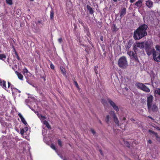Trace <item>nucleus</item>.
Instances as JSON below:
<instances>
[{
	"label": "nucleus",
	"instance_id": "f257e3e1",
	"mask_svg": "<svg viewBox=\"0 0 160 160\" xmlns=\"http://www.w3.org/2000/svg\"><path fill=\"white\" fill-rule=\"evenodd\" d=\"M148 28V26L146 24H143L140 25L134 32V38L136 40H139L146 36Z\"/></svg>",
	"mask_w": 160,
	"mask_h": 160
},
{
	"label": "nucleus",
	"instance_id": "f03ea898",
	"mask_svg": "<svg viewBox=\"0 0 160 160\" xmlns=\"http://www.w3.org/2000/svg\"><path fill=\"white\" fill-rule=\"evenodd\" d=\"M118 64L119 67L122 68H125L128 66L126 58L125 57L122 56L118 60Z\"/></svg>",
	"mask_w": 160,
	"mask_h": 160
},
{
	"label": "nucleus",
	"instance_id": "7ed1b4c3",
	"mask_svg": "<svg viewBox=\"0 0 160 160\" xmlns=\"http://www.w3.org/2000/svg\"><path fill=\"white\" fill-rule=\"evenodd\" d=\"M153 57L155 61L157 62H160V53H159L158 52L154 51Z\"/></svg>",
	"mask_w": 160,
	"mask_h": 160
},
{
	"label": "nucleus",
	"instance_id": "20e7f679",
	"mask_svg": "<svg viewBox=\"0 0 160 160\" xmlns=\"http://www.w3.org/2000/svg\"><path fill=\"white\" fill-rule=\"evenodd\" d=\"M148 109L149 112H151V111H152L153 112H157L158 110V107L155 104H153L152 105V104L150 105V106L149 105L148 106Z\"/></svg>",
	"mask_w": 160,
	"mask_h": 160
},
{
	"label": "nucleus",
	"instance_id": "39448f33",
	"mask_svg": "<svg viewBox=\"0 0 160 160\" xmlns=\"http://www.w3.org/2000/svg\"><path fill=\"white\" fill-rule=\"evenodd\" d=\"M109 114L112 116L113 119L114 121L115 124H117L118 126H119V121L115 113V112L114 111H111L110 112Z\"/></svg>",
	"mask_w": 160,
	"mask_h": 160
},
{
	"label": "nucleus",
	"instance_id": "423d86ee",
	"mask_svg": "<svg viewBox=\"0 0 160 160\" xmlns=\"http://www.w3.org/2000/svg\"><path fill=\"white\" fill-rule=\"evenodd\" d=\"M107 100L108 103L116 112L119 111V109L118 107L116 105V104L112 101L110 99H108Z\"/></svg>",
	"mask_w": 160,
	"mask_h": 160
},
{
	"label": "nucleus",
	"instance_id": "0eeeda50",
	"mask_svg": "<svg viewBox=\"0 0 160 160\" xmlns=\"http://www.w3.org/2000/svg\"><path fill=\"white\" fill-rule=\"evenodd\" d=\"M144 47L146 51L154 49L152 47L150 43L148 42H145L144 44Z\"/></svg>",
	"mask_w": 160,
	"mask_h": 160
},
{
	"label": "nucleus",
	"instance_id": "6e6552de",
	"mask_svg": "<svg viewBox=\"0 0 160 160\" xmlns=\"http://www.w3.org/2000/svg\"><path fill=\"white\" fill-rule=\"evenodd\" d=\"M153 97L152 95H150L148 97L147 100V106L149 105L150 106V105L152 104V102L153 101Z\"/></svg>",
	"mask_w": 160,
	"mask_h": 160
},
{
	"label": "nucleus",
	"instance_id": "1a4fd4ad",
	"mask_svg": "<svg viewBox=\"0 0 160 160\" xmlns=\"http://www.w3.org/2000/svg\"><path fill=\"white\" fill-rule=\"evenodd\" d=\"M146 6L149 8H151L153 6V2L150 0H148L146 1Z\"/></svg>",
	"mask_w": 160,
	"mask_h": 160
},
{
	"label": "nucleus",
	"instance_id": "9d476101",
	"mask_svg": "<svg viewBox=\"0 0 160 160\" xmlns=\"http://www.w3.org/2000/svg\"><path fill=\"white\" fill-rule=\"evenodd\" d=\"M142 1L138 0L135 3H134V5L138 8H141L142 5Z\"/></svg>",
	"mask_w": 160,
	"mask_h": 160
},
{
	"label": "nucleus",
	"instance_id": "9b49d317",
	"mask_svg": "<svg viewBox=\"0 0 160 160\" xmlns=\"http://www.w3.org/2000/svg\"><path fill=\"white\" fill-rule=\"evenodd\" d=\"M144 84L141 82H137L135 84V86L137 88L141 90H142Z\"/></svg>",
	"mask_w": 160,
	"mask_h": 160
},
{
	"label": "nucleus",
	"instance_id": "f8f14e48",
	"mask_svg": "<svg viewBox=\"0 0 160 160\" xmlns=\"http://www.w3.org/2000/svg\"><path fill=\"white\" fill-rule=\"evenodd\" d=\"M126 13V9L125 8H123L120 11V17L122 18Z\"/></svg>",
	"mask_w": 160,
	"mask_h": 160
},
{
	"label": "nucleus",
	"instance_id": "ddd939ff",
	"mask_svg": "<svg viewBox=\"0 0 160 160\" xmlns=\"http://www.w3.org/2000/svg\"><path fill=\"white\" fill-rule=\"evenodd\" d=\"M86 7L88 11L89 12V13L91 14H93L94 11L92 8H91L90 6L88 5H87Z\"/></svg>",
	"mask_w": 160,
	"mask_h": 160
},
{
	"label": "nucleus",
	"instance_id": "4468645a",
	"mask_svg": "<svg viewBox=\"0 0 160 160\" xmlns=\"http://www.w3.org/2000/svg\"><path fill=\"white\" fill-rule=\"evenodd\" d=\"M136 44L137 45V47L139 48H143L144 47V42H137Z\"/></svg>",
	"mask_w": 160,
	"mask_h": 160
},
{
	"label": "nucleus",
	"instance_id": "2eb2a0df",
	"mask_svg": "<svg viewBox=\"0 0 160 160\" xmlns=\"http://www.w3.org/2000/svg\"><path fill=\"white\" fill-rule=\"evenodd\" d=\"M148 132L150 133L153 134V135H154L156 137V139H158V138H159L158 137V134L154 132L153 131H152L151 130H148Z\"/></svg>",
	"mask_w": 160,
	"mask_h": 160
},
{
	"label": "nucleus",
	"instance_id": "dca6fc26",
	"mask_svg": "<svg viewBox=\"0 0 160 160\" xmlns=\"http://www.w3.org/2000/svg\"><path fill=\"white\" fill-rule=\"evenodd\" d=\"M133 42L132 40H130L128 42L127 45L125 46L126 48L129 49V48L131 46Z\"/></svg>",
	"mask_w": 160,
	"mask_h": 160
},
{
	"label": "nucleus",
	"instance_id": "f3484780",
	"mask_svg": "<svg viewBox=\"0 0 160 160\" xmlns=\"http://www.w3.org/2000/svg\"><path fill=\"white\" fill-rule=\"evenodd\" d=\"M142 90L146 92H150V89L145 85Z\"/></svg>",
	"mask_w": 160,
	"mask_h": 160
},
{
	"label": "nucleus",
	"instance_id": "a211bd4d",
	"mask_svg": "<svg viewBox=\"0 0 160 160\" xmlns=\"http://www.w3.org/2000/svg\"><path fill=\"white\" fill-rule=\"evenodd\" d=\"M15 73H16V74H17L19 79H20L21 80H23V76L21 73H19L17 71H15Z\"/></svg>",
	"mask_w": 160,
	"mask_h": 160
},
{
	"label": "nucleus",
	"instance_id": "6ab92c4d",
	"mask_svg": "<svg viewBox=\"0 0 160 160\" xmlns=\"http://www.w3.org/2000/svg\"><path fill=\"white\" fill-rule=\"evenodd\" d=\"M43 123L44 125H46L47 127L49 129H51V128L50 125H49L48 122L46 120L44 121L43 122Z\"/></svg>",
	"mask_w": 160,
	"mask_h": 160
},
{
	"label": "nucleus",
	"instance_id": "aec40b11",
	"mask_svg": "<svg viewBox=\"0 0 160 160\" xmlns=\"http://www.w3.org/2000/svg\"><path fill=\"white\" fill-rule=\"evenodd\" d=\"M154 51H155V49H153L146 50V51L147 52V55L148 56H150L151 54L152 53V55H153V52H154Z\"/></svg>",
	"mask_w": 160,
	"mask_h": 160
},
{
	"label": "nucleus",
	"instance_id": "412c9836",
	"mask_svg": "<svg viewBox=\"0 0 160 160\" xmlns=\"http://www.w3.org/2000/svg\"><path fill=\"white\" fill-rule=\"evenodd\" d=\"M110 116L109 115H107L106 117V118L105 119V122L107 124H109V122L110 121Z\"/></svg>",
	"mask_w": 160,
	"mask_h": 160
},
{
	"label": "nucleus",
	"instance_id": "4be33fe9",
	"mask_svg": "<svg viewBox=\"0 0 160 160\" xmlns=\"http://www.w3.org/2000/svg\"><path fill=\"white\" fill-rule=\"evenodd\" d=\"M0 85L2 86L3 88L5 89L6 90H7L6 87V82L5 81H2V85L0 84Z\"/></svg>",
	"mask_w": 160,
	"mask_h": 160
},
{
	"label": "nucleus",
	"instance_id": "5701e85b",
	"mask_svg": "<svg viewBox=\"0 0 160 160\" xmlns=\"http://www.w3.org/2000/svg\"><path fill=\"white\" fill-rule=\"evenodd\" d=\"M6 57L4 54H0V59L2 60L3 61L6 59Z\"/></svg>",
	"mask_w": 160,
	"mask_h": 160
},
{
	"label": "nucleus",
	"instance_id": "b1692460",
	"mask_svg": "<svg viewBox=\"0 0 160 160\" xmlns=\"http://www.w3.org/2000/svg\"><path fill=\"white\" fill-rule=\"evenodd\" d=\"M60 68L61 71L63 75L66 74V72L65 69L62 66H60Z\"/></svg>",
	"mask_w": 160,
	"mask_h": 160
},
{
	"label": "nucleus",
	"instance_id": "393cba45",
	"mask_svg": "<svg viewBox=\"0 0 160 160\" xmlns=\"http://www.w3.org/2000/svg\"><path fill=\"white\" fill-rule=\"evenodd\" d=\"M123 141L124 144L125 146L129 148L130 146V144L127 141Z\"/></svg>",
	"mask_w": 160,
	"mask_h": 160
},
{
	"label": "nucleus",
	"instance_id": "a878e982",
	"mask_svg": "<svg viewBox=\"0 0 160 160\" xmlns=\"http://www.w3.org/2000/svg\"><path fill=\"white\" fill-rule=\"evenodd\" d=\"M132 57L134 58V59L136 60L137 61H138V60L137 56L136 55L135 53L133 52L132 54Z\"/></svg>",
	"mask_w": 160,
	"mask_h": 160
},
{
	"label": "nucleus",
	"instance_id": "bb28decb",
	"mask_svg": "<svg viewBox=\"0 0 160 160\" xmlns=\"http://www.w3.org/2000/svg\"><path fill=\"white\" fill-rule=\"evenodd\" d=\"M112 30L113 31H116L118 28L116 27L115 24H114L112 27Z\"/></svg>",
	"mask_w": 160,
	"mask_h": 160
},
{
	"label": "nucleus",
	"instance_id": "cd10ccee",
	"mask_svg": "<svg viewBox=\"0 0 160 160\" xmlns=\"http://www.w3.org/2000/svg\"><path fill=\"white\" fill-rule=\"evenodd\" d=\"M50 146L51 148H52L55 150L56 151H57V148H56L55 146L53 143H51V144L50 145Z\"/></svg>",
	"mask_w": 160,
	"mask_h": 160
},
{
	"label": "nucleus",
	"instance_id": "c85d7f7f",
	"mask_svg": "<svg viewBox=\"0 0 160 160\" xmlns=\"http://www.w3.org/2000/svg\"><path fill=\"white\" fill-rule=\"evenodd\" d=\"M54 17V12L52 10L50 12V19L52 20L53 19Z\"/></svg>",
	"mask_w": 160,
	"mask_h": 160
},
{
	"label": "nucleus",
	"instance_id": "c756f323",
	"mask_svg": "<svg viewBox=\"0 0 160 160\" xmlns=\"http://www.w3.org/2000/svg\"><path fill=\"white\" fill-rule=\"evenodd\" d=\"M155 92L156 93L160 95V88H156L155 90Z\"/></svg>",
	"mask_w": 160,
	"mask_h": 160
},
{
	"label": "nucleus",
	"instance_id": "7c9ffc66",
	"mask_svg": "<svg viewBox=\"0 0 160 160\" xmlns=\"http://www.w3.org/2000/svg\"><path fill=\"white\" fill-rule=\"evenodd\" d=\"M156 52H158L159 53H160V46L159 45H157L156 46Z\"/></svg>",
	"mask_w": 160,
	"mask_h": 160
},
{
	"label": "nucleus",
	"instance_id": "2f4dec72",
	"mask_svg": "<svg viewBox=\"0 0 160 160\" xmlns=\"http://www.w3.org/2000/svg\"><path fill=\"white\" fill-rule=\"evenodd\" d=\"M6 2L8 4L11 5L12 4V0H6Z\"/></svg>",
	"mask_w": 160,
	"mask_h": 160
},
{
	"label": "nucleus",
	"instance_id": "473e14b6",
	"mask_svg": "<svg viewBox=\"0 0 160 160\" xmlns=\"http://www.w3.org/2000/svg\"><path fill=\"white\" fill-rule=\"evenodd\" d=\"M90 131L94 135H96V132L93 129L91 128Z\"/></svg>",
	"mask_w": 160,
	"mask_h": 160
},
{
	"label": "nucleus",
	"instance_id": "72a5a7b5",
	"mask_svg": "<svg viewBox=\"0 0 160 160\" xmlns=\"http://www.w3.org/2000/svg\"><path fill=\"white\" fill-rule=\"evenodd\" d=\"M45 142L48 145L50 146L52 143V141H45Z\"/></svg>",
	"mask_w": 160,
	"mask_h": 160
},
{
	"label": "nucleus",
	"instance_id": "f704fd0d",
	"mask_svg": "<svg viewBox=\"0 0 160 160\" xmlns=\"http://www.w3.org/2000/svg\"><path fill=\"white\" fill-rule=\"evenodd\" d=\"M137 45L136 44H134L133 45V50H134L135 52H136L137 49Z\"/></svg>",
	"mask_w": 160,
	"mask_h": 160
},
{
	"label": "nucleus",
	"instance_id": "c9c22d12",
	"mask_svg": "<svg viewBox=\"0 0 160 160\" xmlns=\"http://www.w3.org/2000/svg\"><path fill=\"white\" fill-rule=\"evenodd\" d=\"M21 120L22 122L25 125H27V123L26 121L25 120L24 118H23L21 119Z\"/></svg>",
	"mask_w": 160,
	"mask_h": 160
},
{
	"label": "nucleus",
	"instance_id": "e433bc0d",
	"mask_svg": "<svg viewBox=\"0 0 160 160\" xmlns=\"http://www.w3.org/2000/svg\"><path fill=\"white\" fill-rule=\"evenodd\" d=\"M28 70H27V69L26 68H25L23 70V74L25 73H28Z\"/></svg>",
	"mask_w": 160,
	"mask_h": 160
},
{
	"label": "nucleus",
	"instance_id": "4c0bfd02",
	"mask_svg": "<svg viewBox=\"0 0 160 160\" xmlns=\"http://www.w3.org/2000/svg\"><path fill=\"white\" fill-rule=\"evenodd\" d=\"M134 52L132 51H130L127 52L128 54L131 57Z\"/></svg>",
	"mask_w": 160,
	"mask_h": 160
},
{
	"label": "nucleus",
	"instance_id": "58836bf2",
	"mask_svg": "<svg viewBox=\"0 0 160 160\" xmlns=\"http://www.w3.org/2000/svg\"><path fill=\"white\" fill-rule=\"evenodd\" d=\"M62 142L61 141H58V145L61 147H62Z\"/></svg>",
	"mask_w": 160,
	"mask_h": 160
},
{
	"label": "nucleus",
	"instance_id": "ea45409f",
	"mask_svg": "<svg viewBox=\"0 0 160 160\" xmlns=\"http://www.w3.org/2000/svg\"><path fill=\"white\" fill-rule=\"evenodd\" d=\"M74 84L75 85V86H76V87L77 88H78L79 86H78V83L76 81H74Z\"/></svg>",
	"mask_w": 160,
	"mask_h": 160
},
{
	"label": "nucleus",
	"instance_id": "a19ab883",
	"mask_svg": "<svg viewBox=\"0 0 160 160\" xmlns=\"http://www.w3.org/2000/svg\"><path fill=\"white\" fill-rule=\"evenodd\" d=\"M24 132H25V131H24V130H23V129H21L20 133L22 135H23L24 134Z\"/></svg>",
	"mask_w": 160,
	"mask_h": 160
},
{
	"label": "nucleus",
	"instance_id": "79ce46f5",
	"mask_svg": "<svg viewBox=\"0 0 160 160\" xmlns=\"http://www.w3.org/2000/svg\"><path fill=\"white\" fill-rule=\"evenodd\" d=\"M58 42L61 43L62 42V38H59L58 40Z\"/></svg>",
	"mask_w": 160,
	"mask_h": 160
},
{
	"label": "nucleus",
	"instance_id": "37998d69",
	"mask_svg": "<svg viewBox=\"0 0 160 160\" xmlns=\"http://www.w3.org/2000/svg\"><path fill=\"white\" fill-rule=\"evenodd\" d=\"M97 68H98V67H95V69H94V71H95V72L96 74H98V71H97Z\"/></svg>",
	"mask_w": 160,
	"mask_h": 160
},
{
	"label": "nucleus",
	"instance_id": "c03bdc74",
	"mask_svg": "<svg viewBox=\"0 0 160 160\" xmlns=\"http://www.w3.org/2000/svg\"><path fill=\"white\" fill-rule=\"evenodd\" d=\"M50 68L52 69H54V66L52 63H51L50 65Z\"/></svg>",
	"mask_w": 160,
	"mask_h": 160
},
{
	"label": "nucleus",
	"instance_id": "a18cd8bd",
	"mask_svg": "<svg viewBox=\"0 0 160 160\" xmlns=\"http://www.w3.org/2000/svg\"><path fill=\"white\" fill-rule=\"evenodd\" d=\"M6 142L5 141H4L2 143V144H3V148H4L5 149V146H6L5 145V144H6Z\"/></svg>",
	"mask_w": 160,
	"mask_h": 160
},
{
	"label": "nucleus",
	"instance_id": "49530a36",
	"mask_svg": "<svg viewBox=\"0 0 160 160\" xmlns=\"http://www.w3.org/2000/svg\"><path fill=\"white\" fill-rule=\"evenodd\" d=\"M97 120H98V122H99V123L101 125H102V123L101 121L98 118H97Z\"/></svg>",
	"mask_w": 160,
	"mask_h": 160
},
{
	"label": "nucleus",
	"instance_id": "de8ad7c7",
	"mask_svg": "<svg viewBox=\"0 0 160 160\" xmlns=\"http://www.w3.org/2000/svg\"><path fill=\"white\" fill-rule=\"evenodd\" d=\"M99 151L100 152V154H101V155H102V156L103 155L102 152V150L101 149H100L99 150Z\"/></svg>",
	"mask_w": 160,
	"mask_h": 160
},
{
	"label": "nucleus",
	"instance_id": "09e8293b",
	"mask_svg": "<svg viewBox=\"0 0 160 160\" xmlns=\"http://www.w3.org/2000/svg\"><path fill=\"white\" fill-rule=\"evenodd\" d=\"M153 127L155 128H156L157 129H158L160 131V128H159V127L158 126L155 127L154 126H153Z\"/></svg>",
	"mask_w": 160,
	"mask_h": 160
},
{
	"label": "nucleus",
	"instance_id": "8fccbe9b",
	"mask_svg": "<svg viewBox=\"0 0 160 160\" xmlns=\"http://www.w3.org/2000/svg\"><path fill=\"white\" fill-rule=\"evenodd\" d=\"M23 129L24 130L25 132L27 131L28 130V128L27 127H26L24 129Z\"/></svg>",
	"mask_w": 160,
	"mask_h": 160
},
{
	"label": "nucleus",
	"instance_id": "3c124183",
	"mask_svg": "<svg viewBox=\"0 0 160 160\" xmlns=\"http://www.w3.org/2000/svg\"><path fill=\"white\" fill-rule=\"evenodd\" d=\"M13 89H15L16 90V91L17 92H18L19 93H20L21 92V91L19 90L16 89V88H13Z\"/></svg>",
	"mask_w": 160,
	"mask_h": 160
},
{
	"label": "nucleus",
	"instance_id": "603ef678",
	"mask_svg": "<svg viewBox=\"0 0 160 160\" xmlns=\"http://www.w3.org/2000/svg\"><path fill=\"white\" fill-rule=\"evenodd\" d=\"M41 117L42 118H43L44 119H46V117L44 116H41Z\"/></svg>",
	"mask_w": 160,
	"mask_h": 160
},
{
	"label": "nucleus",
	"instance_id": "864d4df0",
	"mask_svg": "<svg viewBox=\"0 0 160 160\" xmlns=\"http://www.w3.org/2000/svg\"><path fill=\"white\" fill-rule=\"evenodd\" d=\"M100 40L102 41L103 40V37L102 36H101V37H100Z\"/></svg>",
	"mask_w": 160,
	"mask_h": 160
},
{
	"label": "nucleus",
	"instance_id": "5fc2aeb1",
	"mask_svg": "<svg viewBox=\"0 0 160 160\" xmlns=\"http://www.w3.org/2000/svg\"><path fill=\"white\" fill-rule=\"evenodd\" d=\"M148 117L149 118H150L151 119L153 120H154V119L151 117L148 116Z\"/></svg>",
	"mask_w": 160,
	"mask_h": 160
},
{
	"label": "nucleus",
	"instance_id": "6e6d98bb",
	"mask_svg": "<svg viewBox=\"0 0 160 160\" xmlns=\"http://www.w3.org/2000/svg\"><path fill=\"white\" fill-rule=\"evenodd\" d=\"M19 117L21 119L23 118V117H22V115H20Z\"/></svg>",
	"mask_w": 160,
	"mask_h": 160
},
{
	"label": "nucleus",
	"instance_id": "4d7b16f0",
	"mask_svg": "<svg viewBox=\"0 0 160 160\" xmlns=\"http://www.w3.org/2000/svg\"><path fill=\"white\" fill-rule=\"evenodd\" d=\"M152 141H148V142L149 143L151 144L152 143Z\"/></svg>",
	"mask_w": 160,
	"mask_h": 160
},
{
	"label": "nucleus",
	"instance_id": "13d9d810",
	"mask_svg": "<svg viewBox=\"0 0 160 160\" xmlns=\"http://www.w3.org/2000/svg\"><path fill=\"white\" fill-rule=\"evenodd\" d=\"M2 81L1 79H0V84L2 85Z\"/></svg>",
	"mask_w": 160,
	"mask_h": 160
},
{
	"label": "nucleus",
	"instance_id": "bf43d9fd",
	"mask_svg": "<svg viewBox=\"0 0 160 160\" xmlns=\"http://www.w3.org/2000/svg\"><path fill=\"white\" fill-rule=\"evenodd\" d=\"M126 118L125 117H123L122 118V120L123 121H125V120H126Z\"/></svg>",
	"mask_w": 160,
	"mask_h": 160
},
{
	"label": "nucleus",
	"instance_id": "052dcab7",
	"mask_svg": "<svg viewBox=\"0 0 160 160\" xmlns=\"http://www.w3.org/2000/svg\"><path fill=\"white\" fill-rule=\"evenodd\" d=\"M11 84H10V83L8 82V85H9V86H10V85H11Z\"/></svg>",
	"mask_w": 160,
	"mask_h": 160
},
{
	"label": "nucleus",
	"instance_id": "680f3d73",
	"mask_svg": "<svg viewBox=\"0 0 160 160\" xmlns=\"http://www.w3.org/2000/svg\"><path fill=\"white\" fill-rule=\"evenodd\" d=\"M60 158H61L62 159H63V157H62V156H61H61H60Z\"/></svg>",
	"mask_w": 160,
	"mask_h": 160
},
{
	"label": "nucleus",
	"instance_id": "e2e57ef3",
	"mask_svg": "<svg viewBox=\"0 0 160 160\" xmlns=\"http://www.w3.org/2000/svg\"><path fill=\"white\" fill-rule=\"evenodd\" d=\"M18 115L19 116L20 115H21V114L20 113H18Z\"/></svg>",
	"mask_w": 160,
	"mask_h": 160
},
{
	"label": "nucleus",
	"instance_id": "0e129e2a",
	"mask_svg": "<svg viewBox=\"0 0 160 160\" xmlns=\"http://www.w3.org/2000/svg\"><path fill=\"white\" fill-rule=\"evenodd\" d=\"M17 59H18V60H19V59H20V58H19V57L18 56H17Z\"/></svg>",
	"mask_w": 160,
	"mask_h": 160
},
{
	"label": "nucleus",
	"instance_id": "69168bd1",
	"mask_svg": "<svg viewBox=\"0 0 160 160\" xmlns=\"http://www.w3.org/2000/svg\"><path fill=\"white\" fill-rule=\"evenodd\" d=\"M35 29L36 30V32H38V28H35Z\"/></svg>",
	"mask_w": 160,
	"mask_h": 160
},
{
	"label": "nucleus",
	"instance_id": "338daca9",
	"mask_svg": "<svg viewBox=\"0 0 160 160\" xmlns=\"http://www.w3.org/2000/svg\"><path fill=\"white\" fill-rule=\"evenodd\" d=\"M38 23H41V21H38Z\"/></svg>",
	"mask_w": 160,
	"mask_h": 160
},
{
	"label": "nucleus",
	"instance_id": "774afa93",
	"mask_svg": "<svg viewBox=\"0 0 160 160\" xmlns=\"http://www.w3.org/2000/svg\"><path fill=\"white\" fill-rule=\"evenodd\" d=\"M63 160H67L66 158H63Z\"/></svg>",
	"mask_w": 160,
	"mask_h": 160
}]
</instances>
